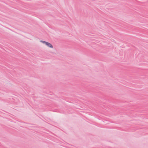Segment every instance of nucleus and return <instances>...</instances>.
Here are the masks:
<instances>
[{
  "label": "nucleus",
  "mask_w": 148,
  "mask_h": 148,
  "mask_svg": "<svg viewBox=\"0 0 148 148\" xmlns=\"http://www.w3.org/2000/svg\"><path fill=\"white\" fill-rule=\"evenodd\" d=\"M40 42L43 44H45L47 47L51 48H53V47L52 45L47 42H46L43 40H40Z\"/></svg>",
  "instance_id": "nucleus-1"
}]
</instances>
